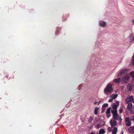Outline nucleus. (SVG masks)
Listing matches in <instances>:
<instances>
[{
    "instance_id": "obj_1",
    "label": "nucleus",
    "mask_w": 134,
    "mask_h": 134,
    "mask_svg": "<svg viewBox=\"0 0 134 134\" xmlns=\"http://www.w3.org/2000/svg\"><path fill=\"white\" fill-rule=\"evenodd\" d=\"M128 70L127 69H124L120 71L117 75V77L119 78L114 79L113 80V82L119 83L121 81V79L120 77L122 75L127 73Z\"/></svg>"
},
{
    "instance_id": "obj_2",
    "label": "nucleus",
    "mask_w": 134,
    "mask_h": 134,
    "mask_svg": "<svg viewBox=\"0 0 134 134\" xmlns=\"http://www.w3.org/2000/svg\"><path fill=\"white\" fill-rule=\"evenodd\" d=\"M112 86V84L110 83L107 84L104 90V92L105 94H107V92L110 93L113 90Z\"/></svg>"
},
{
    "instance_id": "obj_3",
    "label": "nucleus",
    "mask_w": 134,
    "mask_h": 134,
    "mask_svg": "<svg viewBox=\"0 0 134 134\" xmlns=\"http://www.w3.org/2000/svg\"><path fill=\"white\" fill-rule=\"evenodd\" d=\"M111 113L113 114V118L115 120H118L119 118V116L117 114V111H112Z\"/></svg>"
},
{
    "instance_id": "obj_4",
    "label": "nucleus",
    "mask_w": 134,
    "mask_h": 134,
    "mask_svg": "<svg viewBox=\"0 0 134 134\" xmlns=\"http://www.w3.org/2000/svg\"><path fill=\"white\" fill-rule=\"evenodd\" d=\"M130 77V76L129 75H127L125 76L122 79L123 83L124 84L127 83Z\"/></svg>"
},
{
    "instance_id": "obj_5",
    "label": "nucleus",
    "mask_w": 134,
    "mask_h": 134,
    "mask_svg": "<svg viewBox=\"0 0 134 134\" xmlns=\"http://www.w3.org/2000/svg\"><path fill=\"white\" fill-rule=\"evenodd\" d=\"M125 123L126 125L128 126H130L131 125V120L129 117L125 118Z\"/></svg>"
},
{
    "instance_id": "obj_6",
    "label": "nucleus",
    "mask_w": 134,
    "mask_h": 134,
    "mask_svg": "<svg viewBox=\"0 0 134 134\" xmlns=\"http://www.w3.org/2000/svg\"><path fill=\"white\" fill-rule=\"evenodd\" d=\"M110 123L112 127H113V126H116L117 124V122L116 121L112 119L110 120Z\"/></svg>"
},
{
    "instance_id": "obj_7",
    "label": "nucleus",
    "mask_w": 134,
    "mask_h": 134,
    "mask_svg": "<svg viewBox=\"0 0 134 134\" xmlns=\"http://www.w3.org/2000/svg\"><path fill=\"white\" fill-rule=\"evenodd\" d=\"M111 109L110 108H109L107 110V111L106 112V114L107 115V116L108 118H109L110 116V115L109 114L110 113V110Z\"/></svg>"
},
{
    "instance_id": "obj_8",
    "label": "nucleus",
    "mask_w": 134,
    "mask_h": 134,
    "mask_svg": "<svg viewBox=\"0 0 134 134\" xmlns=\"http://www.w3.org/2000/svg\"><path fill=\"white\" fill-rule=\"evenodd\" d=\"M99 24L100 26L104 27L106 25V23L105 22L101 21L99 23Z\"/></svg>"
},
{
    "instance_id": "obj_9",
    "label": "nucleus",
    "mask_w": 134,
    "mask_h": 134,
    "mask_svg": "<svg viewBox=\"0 0 134 134\" xmlns=\"http://www.w3.org/2000/svg\"><path fill=\"white\" fill-rule=\"evenodd\" d=\"M132 107V104L131 103H129L128 104L126 108L127 110H128V111L130 110L131 109Z\"/></svg>"
},
{
    "instance_id": "obj_10",
    "label": "nucleus",
    "mask_w": 134,
    "mask_h": 134,
    "mask_svg": "<svg viewBox=\"0 0 134 134\" xmlns=\"http://www.w3.org/2000/svg\"><path fill=\"white\" fill-rule=\"evenodd\" d=\"M114 129H113L112 131V134H116L117 131V128L115 127V126H114Z\"/></svg>"
},
{
    "instance_id": "obj_11",
    "label": "nucleus",
    "mask_w": 134,
    "mask_h": 134,
    "mask_svg": "<svg viewBox=\"0 0 134 134\" xmlns=\"http://www.w3.org/2000/svg\"><path fill=\"white\" fill-rule=\"evenodd\" d=\"M129 132L131 133H134V127H130L129 129Z\"/></svg>"
},
{
    "instance_id": "obj_12",
    "label": "nucleus",
    "mask_w": 134,
    "mask_h": 134,
    "mask_svg": "<svg viewBox=\"0 0 134 134\" xmlns=\"http://www.w3.org/2000/svg\"><path fill=\"white\" fill-rule=\"evenodd\" d=\"M118 95L117 94H113L111 95L110 96V97L111 98H112V99H114L118 97Z\"/></svg>"
},
{
    "instance_id": "obj_13",
    "label": "nucleus",
    "mask_w": 134,
    "mask_h": 134,
    "mask_svg": "<svg viewBox=\"0 0 134 134\" xmlns=\"http://www.w3.org/2000/svg\"><path fill=\"white\" fill-rule=\"evenodd\" d=\"M127 89L128 91H130L132 90V86L130 84H128L127 86Z\"/></svg>"
},
{
    "instance_id": "obj_14",
    "label": "nucleus",
    "mask_w": 134,
    "mask_h": 134,
    "mask_svg": "<svg viewBox=\"0 0 134 134\" xmlns=\"http://www.w3.org/2000/svg\"><path fill=\"white\" fill-rule=\"evenodd\" d=\"M99 133L100 134H104L105 132V131L103 129H101L99 130Z\"/></svg>"
},
{
    "instance_id": "obj_15",
    "label": "nucleus",
    "mask_w": 134,
    "mask_h": 134,
    "mask_svg": "<svg viewBox=\"0 0 134 134\" xmlns=\"http://www.w3.org/2000/svg\"><path fill=\"white\" fill-rule=\"evenodd\" d=\"M99 108L96 107L94 108V114L95 115H97V111L98 110Z\"/></svg>"
},
{
    "instance_id": "obj_16",
    "label": "nucleus",
    "mask_w": 134,
    "mask_h": 134,
    "mask_svg": "<svg viewBox=\"0 0 134 134\" xmlns=\"http://www.w3.org/2000/svg\"><path fill=\"white\" fill-rule=\"evenodd\" d=\"M133 99V98L132 96H131L130 97L128 98H127L126 99V101H128L129 102H130L131 101L132 99Z\"/></svg>"
},
{
    "instance_id": "obj_17",
    "label": "nucleus",
    "mask_w": 134,
    "mask_h": 134,
    "mask_svg": "<svg viewBox=\"0 0 134 134\" xmlns=\"http://www.w3.org/2000/svg\"><path fill=\"white\" fill-rule=\"evenodd\" d=\"M117 105L116 104L114 105L113 107V109L115 110L114 111H117Z\"/></svg>"
},
{
    "instance_id": "obj_18",
    "label": "nucleus",
    "mask_w": 134,
    "mask_h": 134,
    "mask_svg": "<svg viewBox=\"0 0 134 134\" xmlns=\"http://www.w3.org/2000/svg\"><path fill=\"white\" fill-rule=\"evenodd\" d=\"M108 106V104L107 103H105L102 106V107L104 108H107Z\"/></svg>"
},
{
    "instance_id": "obj_19",
    "label": "nucleus",
    "mask_w": 134,
    "mask_h": 134,
    "mask_svg": "<svg viewBox=\"0 0 134 134\" xmlns=\"http://www.w3.org/2000/svg\"><path fill=\"white\" fill-rule=\"evenodd\" d=\"M130 74L133 78H134V71L131 72H130Z\"/></svg>"
},
{
    "instance_id": "obj_20",
    "label": "nucleus",
    "mask_w": 134,
    "mask_h": 134,
    "mask_svg": "<svg viewBox=\"0 0 134 134\" xmlns=\"http://www.w3.org/2000/svg\"><path fill=\"white\" fill-rule=\"evenodd\" d=\"M93 120V119L91 117L89 120H88V122H91Z\"/></svg>"
},
{
    "instance_id": "obj_21",
    "label": "nucleus",
    "mask_w": 134,
    "mask_h": 134,
    "mask_svg": "<svg viewBox=\"0 0 134 134\" xmlns=\"http://www.w3.org/2000/svg\"><path fill=\"white\" fill-rule=\"evenodd\" d=\"M130 120L134 121V116H133L130 117Z\"/></svg>"
},
{
    "instance_id": "obj_22",
    "label": "nucleus",
    "mask_w": 134,
    "mask_h": 134,
    "mask_svg": "<svg viewBox=\"0 0 134 134\" xmlns=\"http://www.w3.org/2000/svg\"><path fill=\"white\" fill-rule=\"evenodd\" d=\"M132 64L134 65V55H133V56L132 57Z\"/></svg>"
},
{
    "instance_id": "obj_23",
    "label": "nucleus",
    "mask_w": 134,
    "mask_h": 134,
    "mask_svg": "<svg viewBox=\"0 0 134 134\" xmlns=\"http://www.w3.org/2000/svg\"><path fill=\"white\" fill-rule=\"evenodd\" d=\"M105 110V108L104 107H102V112H104V111Z\"/></svg>"
},
{
    "instance_id": "obj_24",
    "label": "nucleus",
    "mask_w": 134,
    "mask_h": 134,
    "mask_svg": "<svg viewBox=\"0 0 134 134\" xmlns=\"http://www.w3.org/2000/svg\"><path fill=\"white\" fill-rule=\"evenodd\" d=\"M113 99H112V98H111V99H110L109 100V102H110L113 101Z\"/></svg>"
},
{
    "instance_id": "obj_25",
    "label": "nucleus",
    "mask_w": 134,
    "mask_h": 134,
    "mask_svg": "<svg viewBox=\"0 0 134 134\" xmlns=\"http://www.w3.org/2000/svg\"><path fill=\"white\" fill-rule=\"evenodd\" d=\"M122 110L121 109H120L119 110V112L120 113H122Z\"/></svg>"
},
{
    "instance_id": "obj_26",
    "label": "nucleus",
    "mask_w": 134,
    "mask_h": 134,
    "mask_svg": "<svg viewBox=\"0 0 134 134\" xmlns=\"http://www.w3.org/2000/svg\"><path fill=\"white\" fill-rule=\"evenodd\" d=\"M119 120H120V122H121V121L122 120L120 118H119Z\"/></svg>"
},
{
    "instance_id": "obj_27",
    "label": "nucleus",
    "mask_w": 134,
    "mask_h": 134,
    "mask_svg": "<svg viewBox=\"0 0 134 134\" xmlns=\"http://www.w3.org/2000/svg\"><path fill=\"white\" fill-rule=\"evenodd\" d=\"M132 84L134 85V80H133L132 81Z\"/></svg>"
},
{
    "instance_id": "obj_28",
    "label": "nucleus",
    "mask_w": 134,
    "mask_h": 134,
    "mask_svg": "<svg viewBox=\"0 0 134 134\" xmlns=\"http://www.w3.org/2000/svg\"><path fill=\"white\" fill-rule=\"evenodd\" d=\"M58 31H56L55 32V34H58Z\"/></svg>"
},
{
    "instance_id": "obj_29",
    "label": "nucleus",
    "mask_w": 134,
    "mask_h": 134,
    "mask_svg": "<svg viewBox=\"0 0 134 134\" xmlns=\"http://www.w3.org/2000/svg\"><path fill=\"white\" fill-rule=\"evenodd\" d=\"M97 103V102H95L94 103V104H96Z\"/></svg>"
},
{
    "instance_id": "obj_30",
    "label": "nucleus",
    "mask_w": 134,
    "mask_h": 134,
    "mask_svg": "<svg viewBox=\"0 0 134 134\" xmlns=\"http://www.w3.org/2000/svg\"><path fill=\"white\" fill-rule=\"evenodd\" d=\"M132 23L133 24H134V20L132 21Z\"/></svg>"
},
{
    "instance_id": "obj_31",
    "label": "nucleus",
    "mask_w": 134,
    "mask_h": 134,
    "mask_svg": "<svg viewBox=\"0 0 134 134\" xmlns=\"http://www.w3.org/2000/svg\"><path fill=\"white\" fill-rule=\"evenodd\" d=\"M90 134H94V133L93 132H92L90 133Z\"/></svg>"
},
{
    "instance_id": "obj_32",
    "label": "nucleus",
    "mask_w": 134,
    "mask_h": 134,
    "mask_svg": "<svg viewBox=\"0 0 134 134\" xmlns=\"http://www.w3.org/2000/svg\"><path fill=\"white\" fill-rule=\"evenodd\" d=\"M101 102V101H100L99 102H98V104H99Z\"/></svg>"
},
{
    "instance_id": "obj_33",
    "label": "nucleus",
    "mask_w": 134,
    "mask_h": 134,
    "mask_svg": "<svg viewBox=\"0 0 134 134\" xmlns=\"http://www.w3.org/2000/svg\"><path fill=\"white\" fill-rule=\"evenodd\" d=\"M133 40L134 41V37H133Z\"/></svg>"
},
{
    "instance_id": "obj_34",
    "label": "nucleus",
    "mask_w": 134,
    "mask_h": 134,
    "mask_svg": "<svg viewBox=\"0 0 134 134\" xmlns=\"http://www.w3.org/2000/svg\"><path fill=\"white\" fill-rule=\"evenodd\" d=\"M131 114H133V112H131Z\"/></svg>"
},
{
    "instance_id": "obj_35",
    "label": "nucleus",
    "mask_w": 134,
    "mask_h": 134,
    "mask_svg": "<svg viewBox=\"0 0 134 134\" xmlns=\"http://www.w3.org/2000/svg\"><path fill=\"white\" fill-rule=\"evenodd\" d=\"M98 125V126H99V125L98 124V125Z\"/></svg>"
},
{
    "instance_id": "obj_36",
    "label": "nucleus",
    "mask_w": 134,
    "mask_h": 134,
    "mask_svg": "<svg viewBox=\"0 0 134 134\" xmlns=\"http://www.w3.org/2000/svg\"><path fill=\"white\" fill-rule=\"evenodd\" d=\"M121 134H123V133H121Z\"/></svg>"
},
{
    "instance_id": "obj_37",
    "label": "nucleus",
    "mask_w": 134,
    "mask_h": 134,
    "mask_svg": "<svg viewBox=\"0 0 134 134\" xmlns=\"http://www.w3.org/2000/svg\"><path fill=\"white\" fill-rule=\"evenodd\" d=\"M98 134H100V133H98Z\"/></svg>"
}]
</instances>
